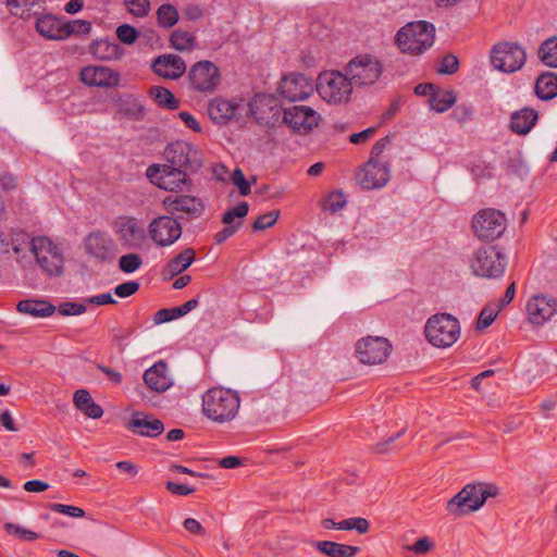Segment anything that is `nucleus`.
<instances>
[{"label":"nucleus","instance_id":"nucleus-1","mask_svg":"<svg viewBox=\"0 0 557 557\" xmlns=\"http://www.w3.org/2000/svg\"><path fill=\"white\" fill-rule=\"evenodd\" d=\"M203 416L218 424L233 421L240 408V397L237 392L225 387L209 388L202 395Z\"/></svg>","mask_w":557,"mask_h":557},{"label":"nucleus","instance_id":"nucleus-2","mask_svg":"<svg viewBox=\"0 0 557 557\" xmlns=\"http://www.w3.org/2000/svg\"><path fill=\"white\" fill-rule=\"evenodd\" d=\"M499 487L493 483H469L446 504V510L454 517H460L479 510L488 497L499 495Z\"/></svg>","mask_w":557,"mask_h":557},{"label":"nucleus","instance_id":"nucleus-3","mask_svg":"<svg viewBox=\"0 0 557 557\" xmlns=\"http://www.w3.org/2000/svg\"><path fill=\"white\" fill-rule=\"evenodd\" d=\"M388 144V136L377 140L371 149L368 162L357 173L356 178L364 189L382 188L389 181L391 164L383 156Z\"/></svg>","mask_w":557,"mask_h":557},{"label":"nucleus","instance_id":"nucleus-4","mask_svg":"<svg viewBox=\"0 0 557 557\" xmlns=\"http://www.w3.org/2000/svg\"><path fill=\"white\" fill-rule=\"evenodd\" d=\"M435 26L426 21H414L404 25L395 41L403 53L420 55L434 44Z\"/></svg>","mask_w":557,"mask_h":557},{"label":"nucleus","instance_id":"nucleus-5","mask_svg":"<svg viewBox=\"0 0 557 557\" xmlns=\"http://www.w3.org/2000/svg\"><path fill=\"white\" fill-rule=\"evenodd\" d=\"M319 96L330 104L347 103L352 95V84L347 74L329 70L319 74L315 83Z\"/></svg>","mask_w":557,"mask_h":557},{"label":"nucleus","instance_id":"nucleus-6","mask_svg":"<svg viewBox=\"0 0 557 557\" xmlns=\"http://www.w3.org/2000/svg\"><path fill=\"white\" fill-rule=\"evenodd\" d=\"M425 337L430 344L438 348L453 346L460 336L458 319L448 313L430 317L424 326Z\"/></svg>","mask_w":557,"mask_h":557},{"label":"nucleus","instance_id":"nucleus-7","mask_svg":"<svg viewBox=\"0 0 557 557\" xmlns=\"http://www.w3.org/2000/svg\"><path fill=\"white\" fill-rule=\"evenodd\" d=\"M469 264L475 276L498 278L505 273L507 260L495 246H482L474 250Z\"/></svg>","mask_w":557,"mask_h":557},{"label":"nucleus","instance_id":"nucleus-8","mask_svg":"<svg viewBox=\"0 0 557 557\" xmlns=\"http://www.w3.org/2000/svg\"><path fill=\"white\" fill-rule=\"evenodd\" d=\"M30 251L38 265L49 276H58L63 271L64 258L57 244L47 236H37L29 243Z\"/></svg>","mask_w":557,"mask_h":557},{"label":"nucleus","instance_id":"nucleus-9","mask_svg":"<svg viewBox=\"0 0 557 557\" xmlns=\"http://www.w3.org/2000/svg\"><path fill=\"white\" fill-rule=\"evenodd\" d=\"M111 228L126 249H141L147 242L145 224L136 216L119 215L112 221Z\"/></svg>","mask_w":557,"mask_h":557},{"label":"nucleus","instance_id":"nucleus-10","mask_svg":"<svg viewBox=\"0 0 557 557\" xmlns=\"http://www.w3.org/2000/svg\"><path fill=\"white\" fill-rule=\"evenodd\" d=\"M507 227L505 214L493 208H485L474 214L472 230L475 236L484 242L499 238Z\"/></svg>","mask_w":557,"mask_h":557},{"label":"nucleus","instance_id":"nucleus-11","mask_svg":"<svg viewBox=\"0 0 557 557\" xmlns=\"http://www.w3.org/2000/svg\"><path fill=\"white\" fill-rule=\"evenodd\" d=\"M345 72L352 85L369 86L373 85L382 75V65L372 55H357L347 63Z\"/></svg>","mask_w":557,"mask_h":557},{"label":"nucleus","instance_id":"nucleus-12","mask_svg":"<svg viewBox=\"0 0 557 557\" xmlns=\"http://www.w3.org/2000/svg\"><path fill=\"white\" fill-rule=\"evenodd\" d=\"M524 49L515 42H499L492 49L491 61L493 66L505 73H513L525 63Z\"/></svg>","mask_w":557,"mask_h":557},{"label":"nucleus","instance_id":"nucleus-13","mask_svg":"<svg viewBox=\"0 0 557 557\" xmlns=\"http://www.w3.org/2000/svg\"><path fill=\"white\" fill-rule=\"evenodd\" d=\"M83 247L86 255L100 262L111 261L117 253V245L112 236L101 230L88 233L83 240Z\"/></svg>","mask_w":557,"mask_h":557},{"label":"nucleus","instance_id":"nucleus-14","mask_svg":"<svg viewBox=\"0 0 557 557\" xmlns=\"http://www.w3.org/2000/svg\"><path fill=\"white\" fill-rule=\"evenodd\" d=\"M166 160L175 168L196 172L202 165L201 156L198 149L184 140H176L165 148Z\"/></svg>","mask_w":557,"mask_h":557},{"label":"nucleus","instance_id":"nucleus-15","mask_svg":"<svg viewBox=\"0 0 557 557\" xmlns=\"http://www.w3.org/2000/svg\"><path fill=\"white\" fill-rule=\"evenodd\" d=\"M391 351L389 341L382 336H367L356 343V357L364 364H381Z\"/></svg>","mask_w":557,"mask_h":557},{"label":"nucleus","instance_id":"nucleus-16","mask_svg":"<svg viewBox=\"0 0 557 557\" xmlns=\"http://www.w3.org/2000/svg\"><path fill=\"white\" fill-rule=\"evenodd\" d=\"M163 206L168 213L177 221L198 219L203 212L202 201L190 195H169L163 199Z\"/></svg>","mask_w":557,"mask_h":557},{"label":"nucleus","instance_id":"nucleus-17","mask_svg":"<svg viewBox=\"0 0 557 557\" xmlns=\"http://www.w3.org/2000/svg\"><path fill=\"white\" fill-rule=\"evenodd\" d=\"M151 240L159 247L173 245L182 235L181 223L172 215L154 218L148 225Z\"/></svg>","mask_w":557,"mask_h":557},{"label":"nucleus","instance_id":"nucleus-18","mask_svg":"<svg viewBox=\"0 0 557 557\" xmlns=\"http://www.w3.org/2000/svg\"><path fill=\"white\" fill-rule=\"evenodd\" d=\"M188 78L194 89L212 92L219 86L221 75L218 66L211 61H199L191 66Z\"/></svg>","mask_w":557,"mask_h":557},{"label":"nucleus","instance_id":"nucleus-19","mask_svg":"<svg viewBox=\"0 0 557 557\" xmlns=\"http://www.w3.org/2000/svg\"><path fill=\"white\" fill-rule=\"evenodd\" d=\"M320 114L308 106H293L284 110V122L296 133L308 134L318 126Z\"/></svg>","mask_w":557,"mask_h":557},{"label":"nucleus","instance_id":"nucleus-20","mask_svg":"<svg viewBox=\"0 0 557 557\" xmlns=\"http://www.w3.org/2000/svg\"><path fill=\"white\" fill-rule=\"evenodd\" d=\"M277 91L288 101H300L312 94L313 84L306 75L293 73L281 79Z\"/></svg>","mask_w":557,"mask_h":557},{"label":"nucleus","instance_id":"nucleus-21","mask_svg":"<svg viewBox=\"0 0 557 557\" xmlns=\"http://www.w3.org/2000/svg\"><path fill=\"white\" fill-rule=\"evenodd\" d=\"M187 171L175 166H163L160 169L157 165H151L147 170V174L158 187L169 191H182L187 184Z\"/></svg>","mask_w":557,"mask_h":557},{"label":"nucleus","instance_id":"nucleus-22","mask_svg":"<svg viewBox=\"0 0 557 557\" xmlns=\"http://www.w3.org/2000/svg\"><path fill=\"white\" fill-rule=\"evenodd\" d=\"M79 79L90 87L111 88L120 84V74L107 66L87 65L79 72Z\"/></svg>","mask_w":557,"mask_h":557},{"label":"nucleus","instance_id":"nucleus-23","mask_svg":"<svg viewBox=\"0 0 557 557\" xmlns=\"http://www.w3.org/2000/svg\"><path fill=\"white\" fill-rule=\"evenodd\" d=\"M557 311V300L553 296L534 295L527 304L529 321L541 325L548 321Z\"/></svg>","mask_w":557,"mask_h":557},{"label":"nucleus","instance_id":"nucleus-24","mask_svg":"<svg viewBox=\"0 0 557 557\" xmlns=\"http://www.w3.org/2000/svg\"><path fill=\"white\" fill-rule=\"evenodd\" d=\"M126 428L131 432L145 437H157L164 431V424L160 419L143 411H134Z\"/></svg>","mask_w":557,"mask_h":557},{"label":"nucleus","instance_id":"nucleus-25","mask_svg":"<svg viewBox=\"0 0 557 557\" xmlns=\"http://www.w3.org/2000/svg\"><path fill=\"white\" fill-rule=\"evenodd\" d=\"M151 69L157 75L165 79H177L185 73L186 65L180 55L169 53L157 57L151 64Z\"/></svg>","mask_w":557,"mask_h":557},{"label":"nucleus","instance_id":"nucleus-26","mask_svg":"<svg viewBox=\"0 0 557 557\" xmlns=\"http://www.w3.org/2000/svg\"><path fill=\"white\" fill-rule=\"evenodd\" d=\"M145 384L153 392L163 393L172 385L168 364L160 360L147 369L144 373Z\"/></svg>","mask_w":557,"mask_h":557},{"label":"nucleus","instance_id":"nucleus-27","mask_svg":"<svg viewBox=\"0 0 557 557\" xmlns=\"http://www.w3.org/2000/svg\"><path fill=\"white\" fill-rule=\"evenodd\" d=\"M239 103L221 97L213 98L208 104V114L216 124H225L236 115Z\"/></svg>","mask_w":557,"mask_h":557},{"label":"nucleus","instance_id":"nucleus-28","mask_svg":"<svg viewBox=\"0 0 557 557\" xmlns=\"http://www.w3.org/2000/svg\"><path fill=\"white\" fill-rule=\"evenodd\" d=\"M90 54L100 61L119 60L123 55L121 46L109 39H96L89 46Z\"/></svg>","mask_w":557,"mask_h":557},{"label":"nucleus","instance_id":"nucleus-29","mask_svg":"<svg viewBox=\"0 0 557 557\" xmlns=\"http://www.w3.org/2000/svg\"><path fill=\"white\" fill-rule=\"evenodd\" d=\"M63 26L64 21L52 14H45L36 22L37 32L50 40H63Z\"/></svg>","mask_w":557,"mask_h":557},{"label":"nucleus","instance_id":"nucleus-30","mask_svg":"<svg viewBox=\"0 0 557 557\" xmlns=\"http://www.w3.org/2000/svg\"><path fill=\"white\" fill-rule=\"evenodd\" d=\"M537 112L530 108H523L511 114L509 128L512 133L527 135L537 122Z\"/></svg>","mask_w":557,"mask_h":557},{"label":"nucleus","instance_id":"nucleus-31","mask_svg":"<svg viewBox=\"0 0 557 557\" xmlns=\"http://www.w3.org/2000/svg\"><path fill=\"white\" fill-rule=\"evenodd\" d=\"M117 112L129 120L141 121L146 115V109L139 97L127 94L116 102Z\"/></svg>","mask_w":557,"mask_h":557},{"label":"nucleus","instance_id":"nucleus-32","mask_svg":"<svg viewBox=\"0 0 557 557\" xmlns=\"http://www.w3.org/2000/svg\"><path fill=\"white\" fill-rule=\"evenodd\" d=\"M73 403L88 418L99 419L103 416V409L95 403L87 389H77L73 395Z\"/></svg>","mask_w":557,"mask_h":557},{"label":"nucleus","instance_id":"nucleus-33","mask_svg":"<svg viewBox=\"0 0 557 557\" xmlns=\"http://www.w3.org/2000/svg\"><path fill=\"white\" fill-rule=\"evenodd\" d=\"M313 546L327 557H354L359 552L358 546L341 544L333 541H318Z\"/></svg>","mask_w":557,"mask_h":557},{"label":"nucleus","instance_id":"nucleus-34","mask_svg":"<svg viewBox=\"0 0 557 557\" xmlns=\"http://www.w3.org/2000/svg\"><path fill=\"white\" fill-rule=\"evenodd\" d=\"M16 309L23 314L45 318L51 315L55 307L46 300L25 299L17 304Z\"/></svg>","mask_w":557,"mask_h":557},{"label":"nucleus","instance_id":"nucleus-35","mask_svg":"<svg viewBox=\"0 0 557 557\" xmlns=\"http://www.w3.org/2000/svg\"><path fill=\"white\" fill-rule=\"evenodd\" d=\"M535 94L541 100H550L557 96V74L542 73L535 82Z\"/></svg>","mask_w":557,"mask_h":557},{"label":"nucleus","instance_id":"nucleus-36","mask_svg":"<svg viewBox=\"0 0 557 557\" xmlns=\"http://www.w3.org/2000/svg\"><path fill=\"white\" fill-rule=\"evenodd\" d=\"M194 260L195 250L193 248H186L168 262L166 270L172 276L178 275L188 269Z\"/></svg>","mask_w":557,"mask_h":557},{"label":"nucleus","instance_id":"nucleus-37","mask_svg":"<svg viewBox=\"0 0 557 557\" xmlns=\"http://www.w3.org/2000/svg\"><path fill=\"white\" fill-rule=\"evenodd\" d=\"M148 95L161 108H164V109H168V110H175V109L178 108V100L165 87L152 86V87L149 88Z\"/></svg>","mask_w":557,"mask_h":557},{"label":"nucleus","instance_id":"nucleus-38","mask_svg":"<svg viewBox=\"0 0 557 557\" xmlns=\"http://www.w3.org/2000/svg\"><path fill=\"white\" fill-rule=\"evenodd\" d=\"M539 57L545 65L557 67V37L546 39L539 49Z\"/></svg>","mask_w":557,"mask_h":557},{"label":"nucleus","instance_id":"nucleus-39","mask_svg":"<svg viewBox=\"0 0 557 557\" xmlns=\"http://www.w3.org/2000/svg\"><path fill=\"white\" fill-rule=\"evenodd\" d=\"M170 42L175 50L189 51L195 47L196 38L188 32L177 29L172 33Z\"/></svg>","mask_w":557,"mask_h":557},{"label":"nucleus","instance_id":"nucleus-40","mask_svg":"<svg viewBox=\"0 0 557 557\" xmlns=\"http://www.w3.org/2000/svg\"><path fill=\"white\" fill-rule=\"evenodd\" d=\"M44 0H7V5L14 15L24 17L25 14L29 15L32 9L38 5L42 9Z\"/></svg>","mask_w":557,"mask_h":557},{"label":"nucleus","instance_id":"nucleus-41","mask_svg":"<svg viewBox=\"0 0 557 557\" xmlns=\"http://www.w3.org/2000/svg\"><path fill=\"white\" fill-rule=\"evenodd\" d=\"M157 17L161 27L170 28L177 23L178 12L172 4L165 3L158 9Z\"/></svg>","mask_w":557,"mask_h":557},{"label":"nucleus","instance_id":"nucleus-42","mask_svg":"<svg viewBox=\"0 0 557 557\" xmlns=\"http://www.w3.org/2000/svg\"><path fill=\"white\" fill-rule=\"evenodd\" d=\"M339 530L351 531L355 530L359 534H366L370 530V522L362 517H352L344 519L338 522Z\"/></svg>","mask_w":557,"mask_h":557},{"label":"nucleus","instance_id":"nucleus-43","mask_svg":"<svg viewBox=\"0 0 557 557\" xmlns=\"http://www.w3.org/2000/svg\"><path fill=\"white\" fill-rule=\"evenodd\" d=\"M346 205L345 196L342 191H332L323 200V210L331 213H336L342 210Z\"/></svg>","mask_w":557,"mask_h":557},{"label":"nucleus","instance_id":"nucleus-44","mask_svg":"<svg viewBox=\"0 0 557 557\" xmlns=\"http://www.w3.org/2000/svg\"><path fill=\"white\" fill-rule=\"evenodd\" d=\"M456 101V98L451 91L446 92L443 96H432L429 100L432 110L442 113L450 109Z\"/></svg>","mask_w":557,"mask_h":557},{"label":"nucleus","instance_id":"nucleus-45","mask_svg":"<svg viewBox=\"0 0 557 557\" xmlns=\"http://www.w3.org/2000/svg\"><path fill=\"white\" fill-rule=\"evenodd\" d=\"M91 29V24L84 20H75L71 22H64L63 26V39H66L72 34L87 35Z\"/></svg>","mask_w":557,"mask_h":557},{"label":"nucleus","instance_id":"nucleus-46","mask_svg":"<svg viewBox=\"0 0 557 557\" xmlns=\"http://www.w3.org/2000/svg\"><path fill=\"white\" fill-rule=\"evenodd\" d=\"M143 264V259L137 253L123 255L119 260L120 269L125 273L137 271Z\"/></svg>","mask_w":557,"mask_h":557},{"label":"nucleus","instance_id":"nucleus-47","mask_svg":"<svg viewBox=\"0 0 557 557\" xmlns=\"http://www.w3.org/2000/svg\"><path fill=\"white\" fill-rule=\"evenodd\" d=\"M249 210L248 203L243 201L239 205L228 209L223 213L222 222L224 224H236L235 219H243Z\"/></svg>","mask_w":557,"mask_h":557},{"label":"nucleus","instance_id":"nucleus-48","mask_svg":"<svg viewBox=\"0 0 557 557\" xmlns=\"http://www.w3.org/2000/svg\"><path fill=\"white\" fill-rule=\"evenodd\" d=\"M4 530L9 534L15 535L26 542H33L39 537V535L36 532L27 530L18 524L12 523V522L5 523Z\"/></svg>","mask_w":557,"mask_h":557},{"label":"nucleus","instance_id":"nucleus-49","mask_svg":"<svg viewBox=\"0 0 557 557\" xmlns=\"http://www.w3.org/2000/svg\"><path fill=\"white\" fill-rule=\"evenodd\" d=\"M115 34L117 39L125 45H133L139 36L137 29L128 24L117 26Z\"/></svg>","mask_w":557,"mask_h":557},{"label":"nucleus","instance_id":"nucleus-50","mask_svg":"<svg viewBox=\"0 0 557 557\" xmlns=\"http://www.w3.org/2000/svg\"><path fill=\"white\" fill-rule=\"evenodd\" d=\"M280 216V211L273 210L257 218L252 224L253 231H263L273 226Z\"/></svg>","mask_w":557,"mask_h":557},{"label":"nucleus","instance_id":"nucleus-51","mask_svg":"<svg viewBox=\"0 0 557 557\" xmlns=\"http://www.w3.org/2000/svg\"><path fill=\"white\" fill-rule=\"evenodd\" d=\"M231 182L238 188L242 196H247L251 191V183L246 180L240 169H235L231 174Z\"/></svg>","mask_w":557,"mask_h":557},{"label":"nucleus","instance_id":"nucleus-52","mask_svg":"<svg viewBox=\"0 0 557 557\" xmlns=\"http://www.w3.org/2000/svg\"><path fill=\"white\" fill-rule=\"evenodd\" d=\"M48 507L50 510H52L54 512L66 515V516L73 517V518H84L85 517V510L82 509L81 507H76V506H72V505H64V504H49Z\"/></svg>","mask_w":557,"mask_h":557},{"label":"nucleus","instance_id":"nucleus-53","mask_svg":"<svg viewBox=\"0 0 557 557\" xmlns=\"http://www.w3.org/2000/svg\"><path fill=\"white\" fill-rule=\"evenodd\" d=\"M433 548L434 542L429 536L421 537L412 545L406 546L407 550L412 552L416 555H425Z\"/></svg>","mask_w":557,"mask_h":557},{"label":"nucleus","instance_id":"nucleus-54","mask_svg":"<svg viewBox=\"0 0 557 557\" xmlns=\"http://www.w3.org/2000/svg\"><path fill=\"white\" fill-rule=\"evenodd\" d=\"M125 4L128 7V11L137 16L144 17L148 14L150 3L148 0H124Z\"/></svg>","mask_w":557,"mask_h":557},{"label":"nucleus","instance_id":"nucleus-55","mask_svg":"<svg viewBox=\"0 0 557 557\" xmlns=\"http://www.w3.org/2000/svg\"><path fill=\"white\" fill-rule=\"evenodd\" d=\"M499 310H500L499 308L492 309V308L485 307L479 315V319L476 322V329L484 330V329L488 327L494 322Z\"/></svg>","mask_w":557,"mask_h":557},{"label":"nucleus","instance_id":"nucleus-56","mask_svg":"<svg viewBox=\"0 0 557 557\" xmlns=\"http://www.w3.org/2000/svg\"><path fill=\"white\" fill-rule=\"evenodd\" d=\"M86 311L84 304L66 301L58 307V312L61 315H79Z\"/></svg>","mask_w":557,"mask_h":557},{"label":"nucleus","instance_id":"nucleus-57","mask_svg":"<svg viewBox=\"0 0 557 557\" xmlns=\"http://www.w3.org/2000/svg\"><path fill=\"white\" fill-rule=\"evenodd\" d=\"M459 61L456 55L447 54L442 59L438 72L441 74H454L458 71Z\"/></svg>","mask_w":557,"mask_h":557},{"label":"nucleus","instance_id":"nucleus-58","mask_svg":"<svg viewBox=\"0 0 557 557\" xmlns=\"http://www.w3.org/2000/svg\"><path fill=\"white\" fill-rule=\"evenodd\" d=\"M138 289H139V283H137L135 281H128V282L117 285L114 288V294L117 297L126 298V297H129L133 294H135Z\"/></svg>","mask_w":557,"mask_h":557},{"label":"nucleus","instance_id":"nucleus-59","mask_svg":"<svg viewBox=\"0 0 557 557\" xmlns=\"http://www.w3.org/2000/svg\"><path fill=\"white\" fill-rule=\"evenodd\" d=\"M226 226L223 227L220 232L215 234V242L218 244L224 243L226 239H228L231 236H233L237 230L242 226V222L238 221L236 224H225Z\"/></svg>","mask_w":557,"mask_h":557},{"label":"nucleus","instance_id":"nucleus-60","mask_svg":"<svg viewBox=\"0 0 557 557\" xmlns=\"http://www.w3.org/2000/svg\"><path fill=\"white\" fill-rule=\"evenodd\" d=\"M473 109L466 104L458 106L454 110V116L460 123H466L467 121H470L473 116Z\"/></svg>","mask_w":557,"mask_h":557},{"label":"nucleus","instance_id":"nucleus-61","mask_svg":"<svg viewBox=\"0 0 557 557\" xmlns=\"http://www.w3.org/2000/svg\"><path fill=\"white\" fill-rule=\"evenodd\" d=\"M165 487L171 494L180 495V496H187L195 492V488H191V487H188L187 485L178 484V483H175L172 481L166 482Z\"/></svg>","mask_w":557,"mask_h":557},{"label":"nucleus","instance_id":"nucleus-62","mask_svg":"<svg viewBox=\"0 0 557 557\" xmlns=\"http://www.w3.org/2000/svg\"><path fill=\"white\" fill-rule=\"evenodd\" d=\"M176 315L173 308L160 309L153 317L154 324H162L175 320Z\"/></svg>","mask_w":557,"mask_h":557},{"label":"nucleus","instance_id":"nucleus-63","mask_svg":"<svg viewBox=\"0 0 557 557\" xmlns=\"http://www.w3.org/2000/svg\"><path fill=\"white\" fill-rule=\"evenodd\" d=\"M376 132L375 127H369L360 133H355L349 136V141L355 145L363 144L369 140Z\"/></svg>","mask_w":557,"mask_h":557},{"label":"nucleus","instance_id":"nucleus-64","mask_svg":"<svg viewBox=\"0 0 557 557\" xmlns=\"http://www.w3.org/2000/svg\"><path fill=\"white\" fill-rule=\"evenodd\" d=\"M85 301L87 304L96 306L112 305L116 302L110 293H103L96 296H91L87 298Z\"/></svg>","mask_w":557,"mask_h":557}]
</instances>
